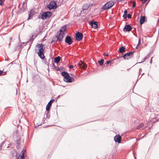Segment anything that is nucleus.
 Returning a JSON list of instances; mask_svg holds the SVG:
<instances>
[{"mask_svg": "<svg viewBox=\"0 0 159 159\" xmlns=\"http://www.w3.org/2000/svg\"><path fill=\"white\" fill-rule=\"evenodd\" d=\"M35 52L37 53L39 57L41 59H43L45 58L44 54V49L43 46L42 44H38L36 45L35 48Z\"/></svg>", "mask_w": 159, "mask_h": 159, "instance_id": "1", "label": "nucleus"}, {"mask_svg": "<svg viewBox=\"0 0 159 159\" xmlns=\"http://www.w3.org/2000/svg\"><path fill=\"white\" fill-rule=\"evenodd\" d=\"M61 75L64 77V80L67 83H71L74 81L73 78L70 77L68 74L65 72H61Z\"/></svg>", "mask_w": 159, "mask_h": 159, "instance_id": "2", "label": "nucleus"}, {"mask_svg": "<svg viewBox=\"0 0 159 159\" xmlns=\"http://www.w3.org/2000/svg\"><path fill=\"white\" fill-rule=\"evenodd\" d=\"M66 25H65L61 28L60 30V33L58 36L59 39V41L62 40V39L63 38L66 32Z\"/></svg>", "mask_w": 159, "mask_h": 159, "instance_id": "3", "label": "nucleus"}, {"mask_svg": "<svg viewBox=\"0 0 159 159\" xmlns=\"http://www.w3.org/2000/svg\"><path fill=\"white\" fill-rule=\"evenodd\" d=\"M114 3L112 1H110L106 3L100 9L102 10H107L111 8L114 5Z\"/></svg>", "mask_w": 159, "mask_h": 159, "instance_id": "4", "label": "nucleus"}, {"mask_svg": "<svg viewBox=\"0 0 159 159\" xmlns=\"http://www.w3.org/2000/svg\"><path fill=\"white\" fill-rule=\"evenodd\" d=\"M114 3L112 1H110L106 3L100 9L102 10H107L111 8L114 5Z\"/></svg>", "mask_w": 159, "mask_h": 159, "instance_id": "5", "label": "nucleus"}, {"mask_svg": "<svg viewBox=\"0 0 159 159\" xmlns=\"http://www.w3.org/2000/svg\"><path fill=\"white\" fill-rule=\"evenodd\" d=\"M134 52V51H133L126 53L123 55V57L125 60H129L133 56Z\"/></svg>", "mask_w": 159, "mask_h": 159, "instance_id": "6", "label": "nucleus"}, {"mask_svg": "<svg viewBox=\"0 0 159 159\" xmlns=\"http://www.w3.org/2000/svg\"><path fill=\"white\" fill-rule=\"evenodd\" d=\"M52 15V13L50 11L45 12L42 14L41 18L43 20H45L49 18Z\"/></svg>", "mask_w": 159, "mask_h": 159, "instance_id": "7", "label": "nucleus"}, {"mask_svg": "<svg viewBox=\"0 0 159 159\" xmlns=\"http://www.w3.org/2000/svg\"><path fill=\"white\" fill-rule=\"evenodd\" d=\"M47 7L50 9H54L57 7V3L55 1H52L47 5Z\"/></svg>", "mask_w": 159, "mask_h": 159, "instance_id": "8", "label": "nucleus"}, {"mask_svg": "<svg viewBox=\"0 0 159 159\" xmlns=\"http://www.w3.org/2000/svg\"><path fill=\"white\" fill-rule=\"evenodd\" d=\"M132 29V28L130 24L126 25L123 28V31L125 32H129Z\"/></svg>", "mask_w": 159, "mask_h": 159, "instance_id": "9", "label": "nucleus"}, {"mask_svg": "<svg viewBox=\"0 0 159 159\" xmlns=\"http://www.w3.org/2000/svg\"><path fill=\"white\" fill-rule=\"evenodd\" d=\"M121 137L119 134L116 135L114 137V140L116 143H120L121 142Z\"/></svg>", "mask_w": 159, "mask_h": 159, "instance_id": "10", "label": "nucleus"}, {"mask_svg": "<svg viewBox=\"0 0 159 159\" xmlns=\"http://www.w3.org/2000/svg\"><path fill=\"white\" fill-rule=\"evenodd\" d=\"M76 39L77 40L80 41L82 40L83 38V35L82 33L78 32L76 33Z\"/></svg>", "mask_w": 159, "mask_h": 159, "instance_id": "11", "label": "nucleus"}, {"mask_svg": "<svg viewBox=\"0 0 159 159\" xmlns=\"http://www.w3.org/2000/svg\"><path fill=\"white\" fill-rule=\"evenodd\" d=\"M65 41L66 43L69 45L71 44L72 43V41L70 36H67L66 37Z\"/></svg>", "mask_w": 159, "mask_h": 159, "instance_id": "12", "label": "nucleus"}, {"mask_svg": "<svg viewBox=\"0 0 159 159\" xmlns=\"http://www.w3.org/2000/svg\"><path fill=\"white\" fill-rule=\"evenodd\" d=\"M25 150L23 149L22 150V152L20 154L21 156H19L17 159H24V158L25 157Z\"/></svg>", "mask_w": 159, "mask_h": 159, "instance_id": "13", "label": "nucleus"}, {"mask_svg": "<svg viewBox=\"0 0 159 159\" xmlns=\"http://www.w3.org/2000/svg\"><path fill=\"white\" fill-rule=\"evenodd\" d=\"M89 24L92 26V27L94 29H96L98 27L97 22L92 21L90 22Z\"/></svg>", "mask_w": 159, "mask_h": 159, "instance_id": "14", "label": "nucleus"}, {"mask_svg": "<svg viewBox=\"0 0 159 159\" xmlns=\"http://www.w3.org/2000/svg\"><path fill=\"white\" fill-rule=\"evenodd\" d=\"M55 101L54 99H51L50 100V101L48 103V104L46 106V110L47 111H49L50 110V106L52 105V102H54Z\"/></svg>", "mask_w": 159, "mask_h": 159, "instance_id": "15", "label": "nucleus"}, {"mask_svg": "<svg viewBox=\"0 0 159 159\" xmlns=\"http://www.w3.org/2000/svg\"><path fill=\"white\" fill-rule=\"evenodd\" d=\"M78 65L79 66V67L82 68L83 69H85L86 68V66L84 64L82 61L79 62L78 63Z\"/></svg>", "mask_w": 159, "mask_h": 159, "instance_id": "16", "label": "nucleus"}, {"mask_svg": "<svg viewBox=\"0 0 159 159\" xmlns=\"http://www.w3.org/2000/svg\"><path fill=\"white\" fill-rule=\"evenodd\" d=\"M146 17L144 16H140L139 21L141 25L146 20Z\"/></svg>", "mask_w": 159, "mask_h": 159, "instance_id": "17", "label": "nucleus"}, {"mask_svg": "<svg viewBox=\"0 0 159 159\" xmlns=\"http://www.w3.org/2000/svg\"><path fill=\"white\" fill-rule=\"evenodd\" d=\"M125 47L124 46H121L119 49V52L120 53H123L126 51Z\"/></svg>", "mask_w": 159, "mask_h": 159, "instance_id": "18", "label": "nucleus"}, {"mask_svg": "<svg viewBox=\"0 0 159 159\" xmlns=\"http://www.w3.org/2000/svg\"><path fill=\"white\" fill-rule=\"evenodd\" d=\"M89 5L87 4H84L82 7V9L84 10H87L89 7Z\"/></svg>", "mask_w": 159, "mask_h": 159, "instance_id": "19", "label": "nucleus"}, {"mask_svg": "<svg viewBox=\"0 0 159 159\" xmlns=\"http://www.w3.org/2000/svg\"><path fill=\"white\" fill-rule=\"evenodd\" d=\"M61 60V57L59 56H58L55 57L54 59V61L57 63L59 62Z\"/></svg>", "mask_w": 159, "mask_h": 159, "instance_id": "20", "label": "nucleus"}, {"mask_svg": "<svg viewBox=\"0 0 159 159\" xmlns=\"http://www.w3.org/2000/svg\"><path fill=\"white\" fill-rule=\"evenodd\" d=\"M58 40H59V39L58 38V36H57L53 38V40H52V42H56Z\"/></svg>", "mask_w": 159, "mask_h": 159, "instance_id": "21", "label": "nucleus"}, {"mask_svg": "<svg viewBox=\"0 0 159 159\" xmlns=\"http://www.w3.org/2000/svg\"><path fill=\"white\" fill-rule=\"evenodd\" d=\"M104 62V60L103 59H102L100 60V66L103 65Z\"/></svg>", "mask_w": 159, "mask_h": 159, "instance_id": "22", "label": "nucleus"}, {"mask_svg": "<svg viewBox=\"0 0 159 159\" xmlns=\"http://www.w3.org/2000/svg\"><path fill=\"white\" fill-rule=\"evenodd\" d=\"M147 58V57L146 56L143 59V61H141V62H137V63L136 64L142 63L143 62H144L145 60H146Z\"/></svg>", "mask_w": 159, "mask_h": 159, "instance_id": "23", "label": "nucleus"}, {"mask_svg": "<svg viewBox=\"0 0 159 159\" xmlns=\"http://www.w3.org/2000/svg\"><path fill=\"white\" fill-rule=\"evenodd\" d=\"M5 0H0V5H2L4 4Z\"/></svg>", "mask_w": 159, "mask_h": 159, "instance_id": "24", "label": "nucleus"}, {"mask_svg": "<svg viewBox=\"0 0 159 159\" xmlns=\"http://www.w3.org/2000/svg\"><path fill=\"white\" fill-rule=\"evenodd\" d=\"M127 17L129 19H130L132 17V15L131 14H127Z\"/></svg>", "mask_w": 159, "mask_h": 159, "instance_id": "25", "label": "nucleus"}, {"mask_svg": "<svg viewBox=\"0 0 159 159\" xmlns=\"http://www.w3.org/2000/svg\"><path fill=\"white\" fill-rule=\"evenodd\" d=\"M140 44H141V39H140V38H139V41H138V43L137 44L138 46H140Z\"/></svg>", "mask_w": 159, "mask_h": 159, "instance_id": "26", "label": "nucleus"}, {"mask_svg": "<svg viewBox=\"0 0 159 159\" xmlns=\"http://www.w3.org/2000/svg\"><path fill=\"white\" fill-rule=\"evenodd\" d=\"M136 6V2H134L133 3V5L132 6V7L133 8H134Z\"/></svg>", "mask_w": 159, "mask_h": 159, "instance_id": "27", "label": "nucleus"}, {"mask_svg": "<svg viewBox=\"0 0 159 159\" xmlns=\"http://www.w3.org/2000/svg\"><path fill=\"white\" fill-rule=\"evenodd\" d=\"M127 13H128V11L127 10H125L124 11V15H127Z\"/></svg>", "mask_w": 159, "mask_h": 159, "instance_id": "28", "label": "nucleus"}, {"mask_svg": "<svg viewBox=\"0 0 159 159\" xmlns=\"http://www.w3.org/2000/svg\"><path fill=\"white\" fill-rule=\"evenodd\" d=\"M116 57H117V59H119V58H121V57H123V55H121V56L120 54L118 56H116Z\"/></svg>", "mask_w": 159, "mask_h": 159, "instance_id": "29", "label": "nucleus"}, {"mask_svg": "<svg viewBox=\"0 0 159 159\" xmlns=\"http://www.w3.org/2000/svg\"><path fill=\"white\" fill-rule=\"evenodd\" d=\"M111 62V61L110 60L107 61L106 63V64L107 65L109 64Z\"/></svg>", "mask_w": 159, "mask_h": 159, "instance_id": "30", "label": "nucleus"}, {"mask_svg": "<svg viewBox=\"0 0 159 159\" xmlns=\"http://www.w3.org/2000/svg\"><path fill=\"white\" fill-rule=\"evenodd\" d=\"M143 4H144L148 0H141Z\"/></svg>", "mask_w": 159, "mask_h": 159, "instance_id": "31", "label": "nucleus"}, {"mask_svg": "<svg viewBox=\"0 0 159 159\" xmlns=\"http://www.w3.org/2000/svg\"><path fill=\"white\" fill-rule=\"evenodd\" d=\"M54 67H55L56 69L58 71L60 70V68L59 67H56L55 66H54Z\"/></svg>", "mask_w": 159, "mask_h": 159, "instance_id": "32", "label": "nucleus"}, {"mask_svg": "<svg viewBox=\"0 0 159 159\" xmlns=\"http://www.w3.org/2000/svg\"><path fill=\"white\" fill-rule=\"evenodd\" d=\"M123 17L124 18V19H126L127 16L126 15H125L124 14L123 16Z\"/></svg>", "mask_w": 159, "mask_h": 159, "instance_id": "33", "label": "nucleus"}, {"mask_svg": "<svg viewBox=\"0 0 159 159\" xmlns=\"http://www.w3.org/2000/svg\"><path fill=\"white\" fill-rule=\"evenodd\" d=\"M74 67V66L73 65H70L69 66V68L70 69L73 68Z\"/></svg>", "mask_w": 159, "mask_h": 159, "instance_id": "34", "label": "nucleus"}, {"mask_svg": "<svg viewBox=\"0 0 159 159\" xmlns=\"http://www.w3.org/2000/svg\"><path fill=\"white\" fill-rule=\"evenodd\" d=\"M152 57H152L150 61V64H152Z\"/></svg>", "mask_w": 159, "mask_h": 159, "instance_id": "35", "label": "nucleus"}, {"mask_svg": "<svg viewBox=\"0 0 159 159\" xmlns=\"http://www.w3.org/2000/svg\"><path fill=\"white\" fill-rule=\"evenodd\" d=\"M2 70H0V75L2 74Z\"/></svg>", "mask_w": 159, "mask_h": 159, "instance_id": "36", "label": "nucleus"}, {"mask_svg": "<svg viewBox=\"0 0 159 159\" xmlns=\"http://www.w3.org/2000/svg\"><path fill=\"white\" fill-rule=\"evenodd\" d=\"M143 126V125H140L139 126V128H141V127H142Z\"/></svg>", "mask_w": 159, "mask_h": 159, "instance_id": "37", "label": "nucleus"}, {"mask_svg": "<svg viewBox=\"0 0 159 159\" xmlns=\"http://www.w3.org/2000/svg\"><path fill=\"white\" fill-rule=\"evenodd\" d=\"M142 71V69H140L139 70V72L140 73Z\"/></svg>", "mask_w": 159, "mask_h": 159, "instance_id": "38", "label": "nucleus"}, {"mask_svg": "<svg viewBox=\"0 0 159 159\" xmlns=\"http://www.w3.org/2000/svg\"><path fill=\"white\" fill-rule=\"evenodd\" d=\"M139 46H138V45L135 48L136 49H137L138 48V47Z\"/></svg>", "mask_w": 159, "mask_h": 159, "instance_id": "39", "label": "nucleus"}, {"mask_svg": "<svg viewBox=\"0 0 159 159\" xmlns=\"http://www.w3.org/2000/svg\"><path fill=\"white\" fill-rule=\"evenodd\" d=\"M9 39L10 40H11L12 39V38L11 37H10L9 38Z\"/></svg>", "mask_w": 159, "mask_h": 159, "instance_id": "40", "label": "nucleus"}, {"mask_svg": "<svg viewBox=\"0 0 159 159\" xmlns=\"http://www.w3.org/2000/svg\"><path fill=\"white\" fill-rule=\"evenodd\" d=\"M133 34L134 35H135L136 37H137V35H135L134 33H133Z\"/></svg>", "mask_w": 159, "mask_h": 159, "instance_id": "41", "label": "nucleus"}, {"mask_svg": "<svg viewBox=\"0 0 159 159\" xmlns=\"http://www.w3.org/2000/svg\"><path fill=\"white\" fill-rule=\"evenodd\" d=\"M125 0H120V1H124Z\"/></svg>", "mask_w": 159, "mask_h": 159, "instance_id": "42", "label": "nucleus"}, {"mask_svg": "<svg viewBox=\"0 0 159 159\" xmlns=\"http://www.w3.org/2000/svg\"><path fill=\"white\" fill-rule=\"evenodd\" d=\"M98 63H99V62H100L99 60H98Z\"/></svg>", "mask_w": 159, "mask_h": 159, "instance_id": "43", "label": "nucleus"}, {"mask_svg": "<svg viewBox=\"0 0 159 159\" xmlns=\"http://www.w3.org/2000/svg\"><path fill=\"white\" fill-rule=\"evenodd\" d=\"M10 44H11V41L10 42V43H9V46H10Z\"/></svg>", "mask_w": 159, "mask_h": 159, "instance_id": "44", "label": "nucleus"}, {"mask_svg": "<svg viewBox=\"0 0 159 159\" xmlns=\"http://www.w3.org/2000/svg\"><path fill=\"white\" fill-rule=\"evenodd\" d=\"M106 55L107 56H109V55H108V54H106Z\"/></svg>", "mask_w": 159, "mask_h": 159, "instance_id": "45", "label": "nucleus"}, {"mask_svg": "<svg viewBox=\"0 0 159 159\" xmlns=\"http://www.w3.org/2000/svg\"><path fill=\"white\" fill-rule=\"evenodd\" d=\"M106 55L105 53H104V55Z\"/></svg>", "mask_w": 159, "mask_h": 159, "instance_id": "46", "label": "nucleus"}, {"mask_svg": "<svg viewBox=\"0 0 159 159\" xmlns=\"http://www.w3.org/2000/svg\"><path fill=\"white\" fill-rule=\"evenodd\" d=\"M144 74V73H143L142 74V75H143Z\"/></svg>", "mask_w": 159, "mask_h": 159, "instance_id": "47", "label": "nucleus"}, {"mask_svg": "<svg viewBox=\"0 0 159 159\" xmlns=\"http://www.w3.org/2000/svg\"><path fill=\"white\" fill-rule=\"evenodd\" d=\"M149 55H150V54H148V56H149Z\"/></svg>", "mask_w": 159, "mask_h": 159, "instance_id": "48", "label": "nucleus"}, {"mask_svg": "<svg viewBox=\"0 0 159 159\" xmlns=\"http://www.w3.org/2000/svg\"><path fill=\"white\" fill-rule=\"evenodd\" d=\"M134 159H136V158L135 157H134Z\"/></svg>", "mask_w": 159, "mask_h": 159, "instance_id": "49", "label": "nucleus"}, {"mask_svg": "<svg viewBox=\"0 0 159 159\" xmlns=\"http://www.w3.org/2000/svg\"><path fill=\"white\" fill-rule=\"evenodd\" d=\"M141 77H142V76H141V77H140V78H139V79H140Z\"/></svg>", "mask_w": 159, "mask_h": 159, "instance_id": "50", "label": "nucleus"}, {"mask_svg": "<svg viewBox=\"0 0 159 159\" xmlns=\"http://www.w3.org/2000/svg\"><path fill=\"white\" fill-rule=\"evenodd\" d=\"M72 76H73V75H71Z\"/></svg>", "mask_w": 159, "mask_h": 159, "instance_id": "51", "label": "nucleus"}, {"mask_svg": "<svg viewBox=\"0 0 159 159\" xmlns=\"http://www.w3.org/2000/svg\"><path fill=\"white\" fill-rule=\"evenodd\" d=\"M125 0V1H126V2L127 0Z\"/></svg>", "mask_w": 159, "mask_h": 159, "instance_id": "52", "label": "nucleus"}]
</instances>
